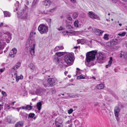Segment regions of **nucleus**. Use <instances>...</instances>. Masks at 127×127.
Here are the masks:
<instances>
[{
	"label": "nucleus",
	"mask_w": 127,
	"mask_h": 127,
	"mask_svg": "<svg viewBox=\"0 0 127 127\" xmlns=\"http://www.w3.org/2000/svg\"><path fill=\"white\" fill-rule=\"evenodd\" d=\"M73 110L72 109H70L68 111V113L69 114H71L73 112Z\"/></svg>",
	"instance_id": "obj_45"
},
{
	"label": "nucleus",
	"mask_w": 127,
	"mask_h": 127,
	"mask_svg": "<svg viewBox=\"0 0 127 127\" xmlns=\"http://www.w3.org/2000/svg\"><path fill=\"white\" fill-rule=\"evenodd\" d=\"M19 2H17L15 4V6H16V5L17 6H19Z\"/></svg>",
	"instance_id": "obj_60"
},
{
	"label": "nucleus",
	"mask_w": 127,
	"mask_h": 127,
	"mask_svg": "<svg viewBox=\"0 0 127 127\" xmlns=\"http://www.w3.org/2000/svg\"><path fill=\"white\" fill-rule=\"evenodd\" d=\"M120 110L119 107H116L114 109V114L116 117H118L119 116V113Z\"/></svg>",
	"instance_id": "obj_14"
},
{
	"label": "nucleus",
	"mask_w": 127,
	"mask_h": 127,
	"mask_svg": "<svg viewBox=\"0 0 127 127\" xmlns=\"http://www.w3.org/2000/svg\"><path fill=\"white\" fill-rule=\"evenodd\" d=\"M26 110H30L32 108V107L30 105H27L26 106Z\"/></svg>",
	"instance_id": "obj_34"
},
{
	"label": "nucleus",
	"mask_w": 127,
	"mask_h": 127,
	"mask_svg": "<svg viewBox=\"0 0 127 127\" xmlns=\"http://www.w3.org/2000/svg\"><path fill=\"white\" fill-rule=\"evenodd\" d=\"M57 29L59 31H63L65 29L62 26H60L59 27L57 28Z\"/></svg>",
	"instance_id": "obj_32"
},
{
	"label": "nucleus",
	"mask_w": 127,
	"mask_h": 127,
	"mask_svg": "<svg viewBox=\"0 0 127 127\" xmlns=\"http://www.w3.org/2000/svg\"><path fill=\"white\" fill-rule=\"evenodd\" d=\"M112 43V45H116L119 43L118 40L116 39L113 40L112 41H111Z\"/></svg>",
	"instance_id": "obj_28"
},
{
	"label": "nucleus",
	"mask_w": 127,
	"mask_h": 127,
	"mask_svg": "<svg viewBox=\"0 0 127 127\" xmlns=\"http://www.w3.org/2000/svg\"><path fill=\"white\" fill-rule=\"evenodd\" d=\"M66 27L67 29H73V27L70 25L67 24L66 25Z\"/></svg>",
	"instance_id": "obj_38"
},
{
	"label": "nucleus",
	"mask_w": 127,
	"mask_h": 127,
	"mask_svg": "<svg viewBox=\"0 0 127 127\" xmlns=\"http://www.w3.org/2000/svg\"><path fill=\"white\" fill-rule=\"evenodd\" d=\"M111 44H112V43H111V42H108L107 43V45L108 46H110L111 45Z\"/></svg>",
	"instance_id": "obj_51"
},
{
	"label": "nucleus",
	"mask_w": 127,
	"mask_h": 127,
	"mask_svg": "<svg viewBox=\"0 0 127 127\" xmlns=\"http://www.w3.org/2000/svg\"><path fill=\"white\" fill-rule=\"evenodd\" d=\"M78 43L80 42L81 44H84L86 42V40L85 39H81V40H77Z\"/></svg>",
	"instance_id": "obj_26"
},
{
	"label": "nucleus",
	"mask_w": 127,
	"mask_h": 127,
	"mask_svg": "<svg viewBox=\"0 0 127 127\" xmlns=\"http://www.w3.org/2000/svg\"><path fill=\"white\" fill-rule=\"evenodd\" d=\"M104 32L103 31L99 29H96V34L99 35H102L103 33Z\"/></svg>",
	"instance_id": "obj_15"
},
{
	"label": "nucleus",
	"mask_w": 127,
	"mask_h": 127,
	"mask_svg": "<svg viewBox=\"0 0 127 127\" xmlns=\"http://www.w3.org/2000/svg\"><path fill=\"white\" fill-rule=\"evenodd\" d=\"M42 104L41 102H39L37 103L36 106L37 109L39 111H40L42 108Z\"/></svg>",
	"instance_id": "obj_22"
},
{
	"label": "nucleus",
	"mask_w": 127,
	"mask_h": 127,
	"mask_svg": "<svg viewBox=\"0 0 127 127\" xmlns=\"http://www.w3.org/2000/svg\"><path fill=\"white\" fill-rule=\"evenodd\" d=\"M7 120L8 122L9 123H11V117L9 116H8L7 117Z\"/></svg>",
	"instance_id": "obj_40"
},
{
	"label": "nucleus",
	"mask_w": 127,
	"mask_h": 127,
	"mask_svg": "<svg viewBox=\"0 0 127 127\" xmlns=\"http://www.w3.org/2000/svg\"><path fill=\"white\" fill-rule=\"evenodd\" d=\"M57 80L54 78H49L47 79V82L51 86H53L55 84Z\"/></svg>",
	"instance_id": "obj_10"
},
{
	"label": "nucleus",
	"mask_w": 127,
	"mask_h": 127,
	"mask_svg": "<svg viewBox=\"0 0 127 127\" xmlns=\"http://www.w3.org/2000/svg\"><path fill=\"white\" fill-rule=\"evenodd\" d=\"M85 78V77L82 75L79 76L77 77V79H84Z\"/></svg>",
	"instance_id": "obj_41"
},
{
	"label": "nucleus",
	"mask_w": 127,
	"mask_h": 127,
	"mask_svg": "<svg viewBox=\"0 0 127 127\" xmlns=\"http://www.w3.org/2000/svg\"><path fill=\"white\" fill-rule=\"evenodd\" d=\"M58 118H57L56 120V122L55 123V125L56 127H62L63 125L62 123H60L57 122V120Z\"/></svg>",
	"instance_id": "obj_24"
},
{
	"label": "nucleus",
	"mask_w": 127,
	"mask_h": 127,
	"mask_svg": "<svg viewBox=\"0 0 127 127\" xmlns=\"http://www.w3.org/2000/svg\"><path fill=\"white\" fill-rule=\"evenodd\" d=\"M4 14V16L5 17H9L11 16V14L10 12L7 11H4L3 12Z\"/></svg>",
	"instance_id": "obj_23"
},
{
	"label": "nucleus",
	"mask_w": 127,
	"mask_h": 127,
	"mask_svg": "<svg viewBox=\"0 0 127 127\" xmlns=\"http://www.w3.org/2000/svg\"><path fill=\"white\" fill-rule=\"evenodd\" d=\"M72 2L75 3L76 2V0H70Z\"/></svg>",
	"instance_id": "obj_58"
},
{
	"label": "nucleus",
	"mask_w": 127,
	"mask_h": 127,
	"mask_svg": "<svg viewBox=\"0 0 127 127\" xmlns=\"http://www.w3.org/2000/svg\"><path fill=\"white\" fill-rule=\"evenodd\" d=\"M5 107L7 108L8 109H9L10 108L9 106L7 104H5Z\"/></svg>",
	"instance_id": "obj_53"
},
{
	"label": "nucleus",
	"mask_w": 127,
	"mask_h": 127,
	"mask_svg": "<svg viewBox=\"0 0 127 127\" xmlns=\"http://www.w3.org/2000/svg\"><path fill=\"white\" fill-rule=\"evenodd\" d=\"M112 2L114 3H116L117 2V0H111Z\"/></svg>",
	"instance_id": "obj_52"
},
{
	"label": "nucleus",
	"mask_w": 127,
	"mask_h": 127,
	"mask_svg": "<svg viewBox=\"0 0 127 127\" xmlns=\"http://www.w3.org/2000/svg\"><path fill=\"white\" fill-rule=\"evenodd\" d=\"M112 57H110V58L109 60V61L108 63L109 64H111L112 63Z\"/></svg>",
	"instance_id": "obj_44"
},
{
	"label": "nucleus",
	"mask_w": 127,
	"mask_h": 127,
	"mask_svg": "<svg viewBox=\"0 0 127 127\" xmlns=\"http://www.w3.org/2000/svg\"><path fill=\"white\" fill-rule=\"evenodd\" d=\"M122 57H124V58H126L127 57V53L124 51H121L120 57L121 58Z\"/></svg>",
	"instance_id": "obj_18"
},
{
	"label": "nucleus",
	"mask_w": 127,
	"mask_h": 127,
	"mask_svg": "<svg viewBox=\"0 0 127 127\" xmlns=\"http://www.w3.org/2000/svg\"><path fill=\"white\" fill-rule=\"evenodd\" d=\"M24 122L22 121H19L15 124V127H23L24 125Z\"/></svg>",
	"instance_id": "obj_12"
},
{
	"label": "nucleus",
	"mask_w": 127,
	"mask_h": 127,
	"mask_svg": "<svg viewBox=\"0 0 127 127\" xmlns=\"http://www.w3.org/2000/svg\"><path fill=\"white\" fill-rule=\"evenodd\" d=\"M111 64H109L106 65L105 67L106 68H108L109 67H110L111 66Z\"/></svg>",
	"instance_id": "obj_54"
},
{
	"label": "nucleus",
	"mask_w": 127,
	"mask_h": 127,
	"mask_svg": "<svg viewBox=\"0 0 127 127\" xmlns=\"http://www.w3.org/2000/svg\"><path fill=\"white\" fill-rule=\"evenodd\" d=\"M4 34L5 35L4 38L5 39L6 42L7 43H9L10 40L11 39V34L8 32H4Z\"/></svg>",
	"instance_id": "obj_7"
},
{
	"label": "nucleus",
	"mask_w": 127,
	"mask_h": 127,
	"mask_svg": "<svg viewBox=\"0 0 127 127\" xmlns=\"http://www.w3.org/2000/svg\"><path fill=\"white\" fill-rule=\"evenodd\" d=\"M63 55V52H59L56 53L54 55V61L56 64H58L60 63V60H59V57Z\"/></svg>",
	"instance_id": "obj_6"
},
{
	"label": "nucleus",
	"mask_w": 127,
	"mask_h": 127,
	"mask_svg": "<svg viewBox=\"0 0 127 127\" xmlns=\"http://www.w3.org/2000/svg\"><path fill=\"white\" fill-rule=\"evenodd\" d=\"M73 57V55L71 53H68L65 55L64 60L67 64L71 65L72 64Z\"/></svg>",
	"instance_id": "obj_3"
},
{
	"label": "nucleus",
	"mask_w": 127,
	"mask_h": 127,
	"mask_svg": "<svg viewBox=\"0 0 127 127\" xmlns=\"http://www.w3.org/2000/svg\"><path fill=\"white\" fill-rule=\"evenodd\" d=\"M35 114L34 113H30L29 115L28 118H33V119L34 120H35L36 118V117L34 116Z\"/></svg>",
	"instance_id": "obj_20"
},
{
	"label": "nucleus",
	"mask_w": 127,
	"mask_h": 127,
	"mask_svg": "<svg viewBox=\"0 0 127 127\" xmlns=\"http://www.w3.org/2000/svg\"><path fill=\"white\" fill-rule=\"evenodd\" d=\"M26 3L27 5H28L29 4V1L28 0H26Z\"/></svg>",
	"instance_id": "obj_56"
},
{
	"label": "nucleus",
	"mask_w": 127,
	"mask_h": 127,
	"mask_svg": "<svg viewBox=\"0 0 127 127\" xmlns=\"http://www.w3.org/2000/svg\"><path fill=\"white\" fill-rule=\"evenodd\" d=\"M1 94L2 95L4 96H7V95L6 93L4 91H2L1 92Z\"/></svg>",
	"instance_id": "obj_42"
},
{
	"label": "nucleus",
	"mask_w": 127,
	"mask_h": 127,
	"mask_svg": "<svg viewBox=\"0 0 127 127\" xmlns=\"http://www.w3.org/2000/svg\"><path fill=\"white\" fill-rule=\"evenodd\" d=\"M62 34L64 35H65L66 34H67V35H68L69 32L68 31H63V32H62Z\"/></svg>",
	"instance_id": "obj_43"
},
{
	"label": "nucleus",
	"mask_w": 127,
	"mask_h": 127,
	"mask_svg": "<svg viewBox=\"0 0 127 127\" xmlns=\"http://www.w3.org/2000/svg\"><path fill=\"white\" fill-rule=\"evenodd\" d=\"M78 23L79 22L78 20H76L74 23V26L76 27H79L78 25Z\"/></svg>",
	"instance_id": "obj_29"
},
{
	"label": "nucleus",
	"mask_w": 127,
	"mask_h": 127,
	"mask_svg": "<svg viewBox=\"0 0 127 127\" xmlns=\"http://www.w3.org/2000/svg\"><path fill=\"white\" fill-rule=\"evenodd\" d=\"M109 34H104L103 38L104 40H108L109 39Z\"/></svg>",
	"instance_id": "obj_27"
},
{
	"label": "nucleus",
	"mask_w": 127,
	"mask_h": 127,
	"mask_svg": "<svg viewBox=\"0 0 127 127\" xmlns=\"http://www.w3.org/2000/svg\"><path fill=\"white\" fill-rule=\"evenodd\" d=\"M52 4V2L49 0H46L42 1V5L46 8H48Z\"/></svg>",
	"instance_id": "obj_8"
},
{
	"label": "nucleus",
	"mask_w": 127,
	"mask_h": 127,
	"mask_svg": "<svg viewBox=\"0 0 127 127\" xmlns=\"http://www.w3.org/2000/svg\"><path fill=\"white\" fill-rule=\"evenodd\" d=\"M67 95H68L70 97H74V95H70V94H68V93L67 94Z\"/></svg>",
	"instance_id": "obj_59"
},
{
	"label": "nucleus",
	"mask_w": 127,
	"mask_h": 127,
	"mask_svg": "<svg viewBox=\"0 0 127 127\" xmlns=\"http://www.w3.org/2000/svg\"><path fill=\"white\" fill-rule=\"evenodd\" d=\"M95 50L87 52L85 60V64L88 67H90L95 65Z\"/></svg>",
	"instance_id": "obj_2"
},
{
	"label": "nucleus",
	"mask_w": 127,
	"mask_h": 127,
	"mask_svg": "<svg viewBox=\"0 0 127 127\" xmlns=\"http://www.w3.org/2000/svg\"><path fill=\"white\" fill-rule=\"evenodd\" d=\"M64 49V47L63 46L60 45L56 46L54 50V52L58 51L61 50H62Z\"/></svg>",
	"instance_id": "obj_13"
},
{
	"label": "nucleus",
	"mask_w": 127,
	"mask_h": 127,
	"mask_svg": "<svg viewBox=\"0 0 127 127\" xmlns=\"http://www.w3.org/2000/svg\"><path fill=\"white\" fill-rule=\"evenodd\" d=\"M75 34V31H71L70 32H69L68 35H74Z\"/></svg>",
	"instance_id": "obj_31"
},
{
	"label": "nucleus",
	"mask_w": 127,
	"mask_h": 127,
	"mask_svg": "<svg viewBox=\"0 0 127 127\" xmlns=\"http://www.w3.org/2000/svg\"><path fill=\"white\" fill-rule=\"evenodd\" d=\"M22 108L23 109H25L26 110V107L23 106Z\"/></svg>",
	"instance_id": "obj_63"
},
{
	"label": "nucleus",
	"mask_w": 127,
	"mask_h": 127,
	"mask_svg": "<svg viewBox=\"0 0 127 127\" xmlns=\"http://www.w3.org/2000/svg\"><path fill=\"white\" fill-rule=\"evenodd\" d=\"M43 13L46 14H51L49 10H48L46 11H44L43 12Z\"/></svg>",
	"instance_id": "obj_33"
},
{
	"label": "nucleus",
	"mask_w": 127,
	"mask_h": 127,
	"mask_svg": "<svg viewBox=\"0 0 127 127\" xmlns=\"http://www.w3.org/2000/svg\"><path fill=\"white\" fill-rule=\"evenodd\" d=\"M5 68H2L0 69V72L1 73H2L5 70Z\"/></svg>",
	"instance_id": "obj_47"
},
{
	"label": "nucleus",
	"mask_w": 127,
	"mask_h": 127,
	"mask_svg": "<svg viewBox=\"0 0 127 127\" xmlns=\"http://www.w3.org/2000/svg\"><path fill=\"white\" fill-rule=\"evenodd\" d=\"M14 75L13 74H12V76L14 77L15 78L16 81L17 82H18L20 79H22L23 78V77L22 75L18 76L17 71L14 72Z\"/></svg>",
	"instance_id": "obj_9"
},
{
	"label": "nucleus",
	"mask_w": 127,
	"mask_h": 127,
	"mask_svg": "<svg viewBox=\"0 0 127 127\" xmlns=\"http://www.w3.org/2000/svg\"><path fill=\"white\" fill-rule=\"evenodd\" d=\"M17 52V49L14 48L11 50L9 55V57H14L15 56V54H16Z\"/></svg>",
	"instance_id": "obj_11"
},
{
	"label": "nucleus",
	"mask_w": 127,
	"mask_h": 127,
	"mask_svg": "<svg viewBox=\"0 0 127 127\" xmlns=\"http://www.w3.org/2000/svg\"><path fill=\"white\" fill-rule=\"evenodd\" d=\"M80 70V69L78 68H76V72L77 73V74L78 73V71Z\"/></svg>",
	"instance_id": "obj_57"
},
{
	"label": "nucleus",
	"mask_w": 127,
	"mask_h": 127,
	"mask_svg": "<svg viewBox=\"0 0 127 127\" xmlns=\"http://www.w3.org/2000/svg\"><path fill=\"white\" fill-rule=\"evenodd\" d=\"M33 31H31L30 34L29 38L27 41L26 44V49L32 55H34L36 45L35 40L31 39L33 34Z\"/></svg>",
	"instance_id": "obj_1"
},
{
	"label": "nucleus",
	"mask_w": 127,
	"mask_h": 127,
	"mask_svg": "<svg viewBox=\"0 0 127 127\" xmlns=\"http://www.w3.org/2000/svg\"><path fill=\"white\" fill-rule=\"evenodd\" d=\"M78 13L77 12H74L73 14V17L74 18H76L78 16Z\"/></svg>",
	"instance_id": "obj_30"
},
{
	"label": "nucleus",
	"mask_w": 127,
	"mask_h": 127,
	"mask_svg": "<svg viewBox=\"0 0 127 127\" xmlns=\"http://www.w3.org/2000/svg\"><path fill=\"white\" fill-rule=\"evenodd\" d=\"M71 121L68 120L66 122V124L67 125L68 124H71Z\"/></svg>",
	"instance_id": "obj_48"
},
{
	"label": "nucleus",
	"mask_w": 127,
	"mask_h": 127,
	"mask_svg": "<svg viewBox=\"0 0 127 127\" xmlns=\"http://www.w3.org/2000/svg\"><path fill=\"white\" fill-rule=\"evenodd\" d=\"M39 31L41 34L46 33L48 31V27L44 25H40L38 27Z\"/></svg>",
	"instance_id": "obj_4"
},
{
	"label": "nucleus",
	"mask_w": 127,
	"mask_h": 127,
	"mask_svg": "<svg viewBox=\"0 0 127 127\" xmlns=\"http://www.w3.org/2000/svg\"><path fill=\"white\" fill-rule=\"evenodd\" d=\"M96 55L97 62L99 63H103L102 60L104 59L105 57L103 54L100 52L97 53V51H96Z\"/></svg>",
	"instance_id": "obj_5"
},
{
	"label": "nucleus",
	"mask_w": 127,
	"mask_h": 127,
	"mask_svg": "<svg viewBox=\"0 0 127 127\" xmlns=\"http://www.w3.org/2000/svg\"><path fill=\"white\" fill-rule=\"evenodd\" d=\"M77 108V106H73V110L74 111L76 109V108Z\"/></svg>",
	"instance_id": "obj_50"
},
{
	"label": "nucleus",
	"mask_w": 127,
	"mask_h": 127,
	"mask_svg": "<svg viewBox=\"0 0 127 127\" xmlns=\"http://www.w3.org/2000/svg\"><path fill=\"white\" fill-rule=\"evenodd\" d=\"M3 23H1L0 24V27H2L3 25Z\"/></svg>",
	"instance_id": "obj_62"
},
{
	"label": "nucleus",
	"mask_w": 127,
	"mask_h": 127,
	"mask_svg": "<svg viewBox=\"0 0 127 127\" xmlns=\"http://www.w3.org/2000/svg\"><path fill=\"white\" fill-rule=\"evenodd\" d=\"M89 15L90 17L91 18L93 19H95V14L92 11H90L89 12Z\"/></svg>",
	"instance_id": "obj_17"
},
{
	"label": "nucleus",
	"mask_w": 127,
	"mask_h": 127,
	"mask_svg": "<svg viewBox=\"0 0 127 127\" xmlns=\"http://www.w3.org/2000/svg\"><path fill=\"white\" fill-rule=\"evenodd\" d=\"M29 67L31 70V71L32 72H33L35 69V66L32 63H31L29 65Z\"/></svg>",
	"instance_id": "obj_16"
},
{
	"label": "nucleus",
	"mask_w": 127,
	"mask_h": 127,
	"mask_svg": "<svg viewBox=\"0 0 127 127\" xmlns=\"http://www.w3.org/2000/svg\"><path fill=\"white\" fill-rule=\"evenodd\" d=\"M21 65V63L20 62H18L16 64L15 66L12 67V69L14 70H16Z\"/></svg>",
	"instance_id": "obj_19"
},
{
	"label": "nucleus",
	"mask_w": 127,
	"mask_h": 127,
	"mask_svg": "<svg viewBox=\"0 0 127 127\" xmlns=\"http://www.w3.org/2000/svg\"><path fill=\"white\" fill-rule=\"evenodd\" d=\"M96 88L98 89H103L104 88V86L102 84H100L97 85L96 86Z\"/></svg>",
	"instance_id": "obj_25"
},
{
	"label": "nucleus",
	"mask_w": 127,
	"mask_h": 127,
	"mask_svg": "<svg viewBox=\"0 0 127 127\" xmlns=\"http://www.w3.org/2000/svg\"><path fill=\"white\" fill-rule=\"evenodd\" d=\"M56 10V8H54L53 9H49L50 14H51L53 13Z\"/></svg>",
	"instance_id": "obj_37"
},
{
	"label": "nucleus",
	"mask_w": 127,
	"mask_h": 127,
	"mask_svg": "<svg viewBox=\"0 0 127 127\" xmlns=\"http://www.w3.org/2000/svg\"><path fill=\"white\" fill-rule=\"evenodd\" d=\"M43 93L42 90L41 89H37L36 94L38 95H41Z\"/></svg>",
	"instance_id": "obj_21"
},
{
	"label": "nucleus",
	"mask_w": 127,
	"mask_h": 127,
	"mask_svg": "<svg viewBox=\"0 0 127 127\" xmlns=\"http://www.w3.org/2000/svg\"><path fill=\"white\" fill-rule=\"evenodd\" d=\"M3 103H2L1 104H0V111L3 109Z\"/></svg>",
	"instance_id": "obj_46"
},
{
	"label": "nucleus",
	"mask_w": 127,
	"mask_h": 127,
	"mask_svg": "<svg viewBox=\"0 0 127 127\" xmlns=\"http://www.w3.org/2000/svg\"><path fill=\"white\" fill-rule=\"evenodd\" d=\"M23 92H24V94L23 95H25L26 94H27V92L25 90H24V91H23Z\"/></svg>",
	"instance_id": "obj_61"
},
{
	"label": "nucleus",
	"mask_w": 127,
	"mask_h": 127,
	"mask_svg": "<svg viewBox=\"0 0 127 127\" xmlns=\"http://www.w3.org/2000/svg\"><path fill=\"white\" fill-rule=\"evenodd\" d=\"M39 0H34L32 2V4L33 5H35L37 4Z\"/></svg>",
	"instance_id": "obj_39"
},
{
	"label": "nucleus",
	"mask_w": 127,
	"mask_h": 127,
	"mask_svg": "<svg viewBox=\"0 0 127 127\" xmlns=\"http://www.w3.org/2000/svg\"><path fill=\"white\" fill-rule=\"evenodd\" d=\"M43 85L45 87L48 86V84H47V85H46V84H45L44 83H43Z\"/></svg>",
	"instance_id": "obj_64"
},
{
	"label": "nucleus",
	"mask_w": 127,
	"mask_h": 127,
	"mask_svg": "<svg viewBox=\"0 0 127 127\" xmlns=\"http://www.w3.org/2000/svg\"><path fill=\"white\" fill-rule=\"evenodd\" d=\"M72 126V123L67 125V126L68 127H71Z\"/></svg>",
	"instance_id": "obj_55"
},
{
	"label": "nucleus",
	"mask_w": 127,
	"mask_h": 127,
	"mask_svg": "<svg viewBox=\"0 0 127 127\" xmlns=\"http://www.w3.org/2000/svg\"><path fill=\"white\" fill-rule=\"evenodd\" d=\"M5 44V42H1L0 41V50L1 49V48L3 47V45Z\"/></svg>",
	"instance_id": "obj_36"
},
{
	"label": "nucleus",
	"mask_w": 127,
	"mask_h": 127,
	"mask_svg": "<svg viewBox=\"0 0 127 127\" xmlns=\"http://www.w3.org/2000/svg\"><path fill=\"white\" fill-rule=\"evenodd\" d=\"M67 19L69 20L72 21V19L71 17L70 16H68L67 17Z\"/></svg>",
	"instance_id": "obj_49"
},
{
	"label": "nucleus",
	"mask_w": 127,
	"mask_h": 127,
	"mask_svg": "<svg viewBox=\"0 0 127 127\" xmlns=\"http://www.w3.org/2000/svg\"><path fill=\"white\" fill-rule=\"evenodd\" d=\"M126 34V32H123L121 33H119L118 35L121 36H125Z\"/></svg>",
	"instance_id": "obj_35"
}]
</instances>
